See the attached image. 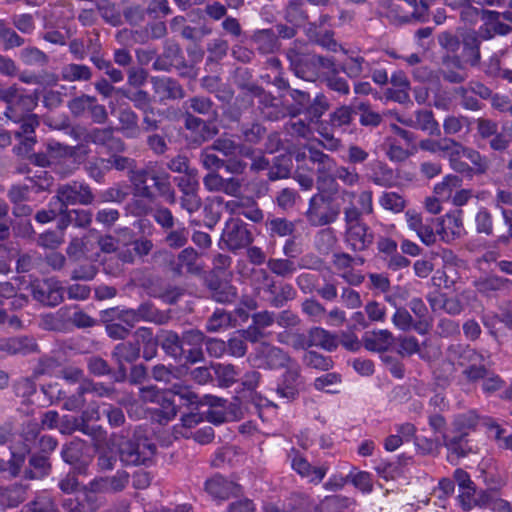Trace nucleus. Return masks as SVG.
<instances>
[{"label":"nucleus","instance_id":"nucleus-64","mask_svg":"<svg viewBox=\"0 0 512 512\" xmlns=\"http://www.w3.org/2000/svg\"><path fill=\"white\" fill-rule=\"evenodd\" d=\"M290 160L285 157H276L273 164L269 166L268 179L276 181L286 179L290 176Z\"/></svg>","mask_w":512,"mask_h":512},{"label":"nucleus","instance_id":"nucleus-27","mask_svg":"<svg viewBox=\"0 0 512 512\" xmlns=\"http://www.w3.org/2000/svg\"><path fill=\"white\" fill-rule=\"evenodd\" d=\"M293 470L303 478H307L311 483L318 484L325 477L327 468L324 466H312L298 452H294L291 460Z\"/></svg>","mask_w":512,"mask_h":512},{"label":"nucleus","instance_id":"nucleus-55","mask_svg":"<svg viewBox=\"0 0 512 512\" xmlns=\"http://www.w3.org/2000/svg\"><path fill=\"white\" fill-rule=\"evenodd\" d=\"M19 58L27 66L44 67L48 64V56L36 47H26L20 51Z\"/></svg>","mask_w":512,"mask_h":512},{"label":"nucleus","instance_id":"nucleus-22","mask_svg":"<svg viewBox=\"0 0 512 512\" xmlns=\"http://www.w3.org/2000/svg\"><path fill=\"white\" fill-rule=\"evenodd\" d=\"M152 88L160 101L176 100L185 97V91L180 83L170 77H152Z\"/></svg>","mask_w":512,"mask_h":512},{"label":"nucleus","instance_id":"nucleus-13","mask_svg":"<svg viewBox=\"0 0 512 512\" xmlns=\"http://www.w3.org/2000/svg\"><path fill=\"white\" fill-rule=\"evenodd\" d=\"M256 357L261 360V365L269 369H285L295 361L287 352L268 342H262L257 347Z\"/></svg>","mask_w":512,"mask_h":512},{"label":"nucleus","instance_id":"nucleus-52","mask_svg":"<svg viewBox=\"0 0 512 512\" xmlns=\"http://www.w3.org/2000/svg\"><path fill=\"white\" fill-rule=\"evenodd\" d=\"M240 132L244 142L258 144L266 136L267 130L260 122L243 123Z\"/></svg>","mask_w":512,"mask_h":512},{"label":"nucleus","instance_id":"nucleus-50","mask_svg":"<svg viewBox=\"0 0 512 512\" xmlns=\"http://www.w3.org/2000/svg\"><path fill=\"white\" fill-rule=\"evenodd\" d=\"M454 479L458 483L459 487L465 490L459 498L463 507L469 509L471 507L470 497L475 493L474 484L470 480L468 473L463 469L455 470Z\"/></svg>","mask_w":512,"mask_h":512},{"label":"nucleus","instance_id":"nucleus-23","mask_svg":"<svg viewBox=\"0 0 512 512\" xmlns=\"http://www.w3.org/2000/svg\"><path fill=\"white\" fill-rule=\"evenodd\" d=\"M60 216L57 228L60 231L67 229L69 225L78 228H87L92 223V212L84 209H71L61 206L59 209Z\"/></svg>","mask_w":512,"mask_h":512},{"label":"nucleus","instance_id":"nucleus-48","mask_svg":"<svg viewBox=\"0 0 512 512\" xmlns=\"http://www.w3.org/2000/svg\"><path fill=\"white\" fill-rule=\"evenodd\" d=\"M337 180L347 187H354L360 183L361 176L355 168L341 165L336 167L328 186H336Z\"/></svg>","mask_w":512,"mask_h":512},{"label":"nucleus","instance_id":"nucleus-21","mask_svg":"<svg viewBox=\"0 0 512 512\" xmlns=\"http://www.w3.org/2000/svg\"><path fill=\"white\" fill-rule=\"evenodd\" d=\"M209 296L221 304L233 303L238 296L237 288L228 281L221 280L217 276H211L205 281Z\"/></svg>","mask_w":512,"mask_h":512},{"label":"nucleus","instance_id":"nucleus-25","mask_svg":"<svg viewBox=\"0 0 512 512\" xmlns=\"http://www.w3.org/2000/svg\"><path fill=\"white\" fill-rule=\"evenodd\" d=\"M205 491L215 499L226 500L240 492V486L221 475H214L205 482Z\"/></svg>","mask_w":512,"mask_h":512},{"label":"nucleus","instance_id":"nucleus-2","mask_svg":"<svg viewBox=\"0 0 512 512\" xmlns=\"http://www.w3.org/2000/svg\"><path fill=\"white\" fill-rule=\"evenodd\" d=\"M342 199L350 201L349 206L344 208V223H345V241L350 248L355 252H362L367 250L374 240V235L370 228L360 218L357 206L352 203L356 197V193L349 190H342Z\"/></svg>","mask_w":512,"mask_h":512},{"label":"nucleus","instance_id":"nucleus-59","mask_svg":"<svg viewBox=\"0 0 512 512\" xmlns=\"http://www.w3.org/2000/svg\"><path fill=\"white\" fill-rule=\"evenodd\" d=\"M97 10L101 17L109 24L118 26L122 22L121 13L114 3L108 0H101L96 3Z\"/></svg>","mask_w":512,"mask_h":512},{"label":"nucleus","instance_id":"nucleus-20","mask_svg":"<svg viewBox=\"0 0 512 512\" xmlns=\"http://www.w3.org/2000/svg\"><path fill=\"white\" fill-rule=\"evenodd\" d=\"M172 67L181 69L186 65L179 44L167 40L164 43L162 54L157 56L153 62V68L158 71H169Z\"/></svg>","mask_w":512,"mask_h":512},{"label":"nucleus","instance_id":"nucleus-53","mask_svg":"<svg viewBox=\"0 0 512 512\" xmlns=\"http://www.w3.org/2000/svg\"><path fill=\"white\" fill-rule=\"evenodd\" d=\"M135 311L139 321L143 320L156 324H164L169 318L166 313L159 311L149 302L142 303Z\"/></svg>","mask_w":512,"mask_h":512},{"label":"nucleus","instance_id":"nucleus-36","mask_svg":"<svg viewBox=\"0 0 512 512\" xmlns=\"http://www.w3.org/2000/svg\"><path fill=\"white\" fill-rule=\"evenodd\" d=\"M250 284L256 295L260 296L262 293H268L270 297L273 296L277 282L265 269H253L251 271Z\"/></svg>","mask_w":512,"mask_h":512},{"label":"nucleus","instance_id":"nucleus-26","mask_svg":"<svg viewBox=\"0 0 512 512\" xmlns=\"http://www.w3.org/2000/svg\"><path fill=\"white\" fill-rule=\"evenodd\" d=\"M443 445L457 457H464L478 450L477 445L468 438V433H455L453 436L444 434Z\"/></svg>","mask_w":512,"mask_h":512},{"label":"nucleus","instance_id":"nucleus-18","mask_svg":"<svg viewBox=\"0 0 512 512\" xmlns=\"http://www.w3.org/2000/svg\"><path fill=\"white\" fill-rule=\"evenodd\" d=\"M408 228L415 232L419 240L426 246H431L436 242V234L433 229L434 219L424 220L421 214L408 210L405 213Z\"/></svg>","mask_w":512,"mask_h":512},{"label":"nucleus","instance_id":"nucleus-47","mask_svg":"<svg viewBox=\"0 0 512 512\" xmlns=\"http://www.w3.org/2000/svg\"><path fill=\"white\" fill-rule=\"evenodd\" d=\"M160 345L167 355L178 358L183 354L181 337L173 331H163L160 335Z\"/></svg>","mask_w":512,"mask_h":512},{"label":"nucleus","instance_id":"nucleus-12","mask_svg":"<svg viewBox=\"0 0 512 512\" xmlns=\"http://www.w3.org/2000/svg\"><path fill=\"white\" fill-rule=\"evenodd\" d=\"M204 187L209 192L223 193L231 197L238 198L242 195L243 180L237 177L225 178L217 171L209 172L203 178Z\"/></svg>","mask_w":512,"mask_h":512},{"label":"nucleus","instance_id":"nucleus-49","mask_svg":"<svg viewBox=\"0 0 512 512\" xmlns=\"http://www.w3.org/2000/svg\"><path fill=\"white\" fill-rule=\"evenodd\" d=\"M416 129L427 132L429 135H440L439 124L431 110H418L415 112Z\"/></svg>","mask_w":512,"mask_h":512},{"label":"nucleus","instance_id":"nucleus-40","mask_svg":"<svg viewBox=\"0 0 512 512\" xmlns=\"http://www.w3.org/2000/svg\"><path fill=\"white\" fill-rule=\"evenodd\" d=\"M252 41L256 49L262 54L274 53L280 48L277 35L272 29L258 30L254 33Z\"/></svg>","mask_w":512,"mask_h":512},{"label":"nucleus","instance_id":"nucleus-38","mask_svg":"<svg viewBox=\"0 0 512 512\" xmlns=\"http://www.w3.org/2000/svg\"><path fill=\"white\" fill-rule=\"evenodd\" d=\"M84 147L85 146L83 144H79L77 146H68L53 141L47 144V151L50 154L52 164H55L68 158H75L79 151L86 155L88 150L84 149Z\"/></svg>","mask_w":512,"mask_h":512},{"label":"nucleus","instance_id":"nucleus-57","mask_svg":"<svg viewBox=\"0 0 512 512\" xmlns=\"http://www.w3.org/2000/svg\"><path fill=\"white\" fill-rule=\"evenodd\" d=\"M295 297L296 291L293 286L289 283H281L279 286L276 285L273 296L269 297V303L275 308H280Z\"/></svg>","mask_w":512,"mask_h":512},{"label":"nucleus","instance_id":"nucleus-45","mask_svg":"<svg viewBox=\"0 0 512 512\" xmlns=\"http://www.w3.org/2000/svg\"><path fill=\"white\" fill-rule=\"evenodd\" d=\"M284 19L293 26H301L309 19L304 9V0H291L284 9Z\"/></svg>","mask_w":512,"mask_h":512},{"label":"nucleus","instance_id":"nucleus-29","mask_svg":"<svg viewBox=\"0 0 512 512\" xmlns=\"http://www.w3.org/2000/svg\"><path fill=\"white\" fill-rule=\"evenodd\" d=\"M37 343L27 336L0 339V352L7 355L27 354L37 351Z\"/></svg>","mask_w":512,"mask_h":512},{"label":"nucleus","instance_id":"nucleus-35","mask_svg":"<svg viewBox=\"0 0 512 512\" xmlns=\"http://www.w3.org/2000/svg\"><path fill=\"white\" fill-rule=\"evenodd\" d=\"M27 486L14 483L9 486H0V505L4 508L17 507L25 501Z\"/></svg>","mask_w":512,"mask_h":512},{"label":"nucleus","instance_id":"nucleus-24","mask_svg":"<svg viewBox=\"0 0 512 512\" xmlns=\"http://www.w3.org/2000/svg\"><path fill=\"white\" fill-rule=\"evenodd\" d=\"M42 391L51 397L57 392L56 399L64 400L63 409L67 411H78L82 409L86 403L84 395L87 393V389H85L83 383L78 387L77 391L70 396H67L65 391L57 389V385L43 386Z\"/></svg>","mask_w":512,"mask_h":512},{"label":"nucleus","instance_id":"nucleus-44","mask_svg":"<svg viewBox=\"0 0 512 512\" xmlns=\"http://www.w3.org/2000/svg\"><path fill=\"white\" fill-rule=\"evenodd\" d=\"M307 36L314 43L328 51L337 52L338 50H342L344 53H347V51L335 40L334 31L332 30L318 32L317 30L309 28Z\"/></svg>","mask_w":512,"mask_h":512},{"label":"nucleus","instance_id":"nucleus-60","mask_svg":"<svg viewBox=\"0 0 512 512\" xmlns=\"http://www.w3.org/2000/svg\"><path fill=\"white\" fill-rule=\"evenodd\" d=\"M27 512H60L55 500L47 495L37 496L25 505Z\"/></svg>","mask_w":512,"mask_h":512},{"label":"nucleus","instance_id":"nucleus-4","mask_svg":"<svg viewBox=\"0 0 512 512\" xmlns=\"http://www.w3.org/2000/svg\"><path fill=\"white\" fill-rule=\"evenodd\" d=\"M286 55L296 76L304 80H316L322 70L337 72L333 58L300 51L296 43L287 50Z\"/></svg>","mask_w":512,"mask_h":512},{"label":"nucleus","instance_id":"nucleus-17","mask_svg":"<svg viewBox=\"0 0 512 512\" xmlns=\"http://www.w3.org/2000/svg\"><path fill=\"white\" fill-rule=\"evenodd\" d=\"M308 158L309 160L317 165V184L319 189H325L328 186L332 175L337 167L335 160L328 154L314 148L308 147Z\"/></svg>","mask_w":512,"mask_h":512},{"label":"nucleus","instance_id":"nucleus-58","mask_svg":"<svg viewBox=\"0 0 512 512\" xmlns=\"http://www.w3.org/2000/svg\"><path fill=\"white\" fill-rule=\"evenodd\" d=\"M367 65L364 57L351 55L341 64L340 70L349 78H358L363 74Z\"/></svg>","mask_w":512,"mask_h":512},{"label":"nucleus","instance_id":"nucleus-56","mask_svg":"<svg viewBox=\"0 0 512 512\" xmlns=\"http://www.w3.org/2000/svg\"><path fill=\"white\" fill-rule=\"evenodd\" d=\"M212 367L221 387H230L236 383L238 372L234 365L217 363Z\"/></svg>","mask_w":512,"mask_h":512},{"label":"nucleus","instance_id":"nucleus-1","mask_svg":"<svg viewBox=\"0 0 512 512\" xmlns=\"http://www.w3.org/2000/svg\"><path fill=\"white\" fill-rule=\"evenodd\" d=\"M129 180L133 186L135 196L154 202L156 194L149 185V182H152L159 196L165 198L170 204L176 201L169 173L161 169L156 162H149L144 167L134 171Z\"/></svg>","mask_w":512,"mask_h":512},{"label":"nucleus","instance_id":"nucleus-31","mask_svg":"<svg viewBox=\"0 0 512 512\" xmlns=\"http://www.w3.org/2000/svg\"><path fill=\"white\" fill-rule=\"evenodd\" d=\"M283 375L282 385L278 386L277 393L287 400L294 399L298 395V385L300 379V367L294 361L287 366Z\"/></svg>","mask_w":512,"mask_h":512},{"label":"nucleus","instance_id":"nucleus-28","mask_svg":"<svg viewBox=\"0 0 512 512\" xmlns=\"http://www.w3.org/2000/svg\"><path fill=\"white\" fill-rule=\"evenodd\" d=\"M118 131L127 139H138L142 135V128L138 115L131 108H124L119 111Z\"/></svg>","mask_w":512,"mask_h":512},{"label":"nucleus","instance_id":"nucleus-11","mask_svg":"<svg viewBox=\"0 0 512 512\" xmlns=\"http://www.w3.org/2000/svg\"><path fill=\"white\" fill-rule=\"evenodd\" d=\"M204 187L209 192L223 193L231 197L238 198L242 195L243 180L237 177L225 178L217 171L209 172L203 178Z\"/></svg>","mask_w":512,"mask_h":512},{"label":"nucleus","instance_id":"nucleus-8","mask_svg":"<svg viewBox=\"0 0 512 512\" xmlns=\"http://www.w3.org/2000/svg\"><path fill=\"white\" fill-rule=\"evenodd\" d=\"M248 91L254 97L258 98V108L263 117L267 120L277 121L284 118L286 115L295 117L298 112L290 110L289 107L284 106L280 100L257 85L249 86Z\"/></svg>","mask_w":512,"mask_h":512},{"label":"nucleus","instance_id":"nucleus-33","mask_svg":"<svg viewBox=\"0 0 512 512\" xmlns=\"http://www.w3.org/2000/svg\"><path fill=\"white\" fill-rule=\"evenodd\" d=\"M500 12L493 10H482V19L485 21V31L481 30L484 39H491L495 34L507 35L512 31V27L499 20Z\"/></svg>","mask_w":512,"mask_h":512},{"label":"nucleus","instance_id":"nucleus-10","mask_svg":"<svg viewBox=\"0 0 512 512\" xmlns=\"http://www.w3.org/2000/svg\"><path fill=\"white\" fill-rule=\"evenodd\" d=\"M56 199L64 207L76 204L90 205L94 201V194L89 185L73 182L59 186L56 190Z\"/></svg>","mask_w":512,"mask_h":512},{"label":"nucleus","instance_id":"nucleus-14","mask_svg":"<svg viewBox=\"0 0 512 512\" xmlns=\"http://www.w3.org/2000/svg\"><path fill=\"white\" fill-rule=\"evenodd\" d=\"M34 299L47 306H56L63 301V287L52 278L37 281L32 284Z\"/></svg>","mask_w":512,"mask_h":512},{"label":"nucleus","instance_id":"nucleus-7","mask_svg":"<svg viewBox=\"0 0 512 512\" xmlns=\"http://www.w3.org/2000/svg\"><path fill=\"white\" fill-rule=\"evenodd\" d=\"M340 212L339 204L334 203L332 197L317 193L309 200L305 216L310 225L322 227L334 223Z\"/></svg>","mask_w":512,"mask_h":512},{"label":"nucleus","instance_id":"nucleus-42","mask_svg":"<svg viewBox=\"0 0 512 512\" xmlns=\"http://www.w3.org/2000/svg\"><path fill=\"white\" fill-rule=\"evenodd\" d=\"M183 108L185 111H189L192 114L197 113L203 116H211L212 118L217 117L213 101L205 96H194L189 98L184 102Z\"/></svg>","mask_w":512,"mask_h":512},{"label":"nucleus","instance_id":"nucleus-6","mask_svg":"<svg viewBox=\"0 0 512 512\" xmlns=\"http://www.w3.org/2000/svg\"><path fill=\"white\" fill-rule=\"evenodd\" d=\"M0 100L6 103L5 115L12 121L32 114L38 103L36 94H25L16 84L0 88Z\"/></svg>","mask_w":512,"mask_h":512},{"label":"nucleus","instance_id":"nucleus-51","mask_svg":"<svg viewBox=\"0 0 512 512\" xmlns=\"http://www.w3.org/2000/svg\"><path fill=\"white\" fill-rule=\"evenodd\" d=\"M471 129V121L468 117L458 115V116H448L443 121V130L446 135H456L461 132L469 133Z\"/></svg>","mask_w":512,"mask_h":512},{"label":"nucleus","instance_id":"nucleus-30","mask_svg":"<svg viewBox=\"0 0 512 512\" xmlns=\"http://www.w3.org/2000/svg\"><path fill=\"white\" fill-rule=\"evenodd\" d=\"M439 75L451 84H460L467 79V73L463 69L459 56L443 57V67L439 70Z\"/></svg>","mask_w":512,"mask_h":512},{"label":"nucleus","instance_id":"nucleus-61","mask_svg":"<svg viewBox=\"0 0 512 512\" xmlns=\"http://www.w3.org/2000/svg\"><path fill=\"white\" fill-rule=\"evenodd\" d=\"M289 508L293 512H316L319 511V504L307 495L293 494L289 499Z\"/></svg>","mask_w":512,"mask_h":512},{"label":"nucleus","instance_id":"nucleus-5","mask_svg":"<svg viewBox=\"0 0 512 512\" xmlns=\"http://www.w3.org/2000/svg\"><path fill=\"white\" fill-rule=\"evenodd\" d=\"M461 365L467 364L463 374L469 381L475 382L483 379L482 389L486 393H493L504 386V381L499 375L490 373L482 364L484 357L474 349H466L461 355Z\"/></svg>","mask_w":512,"mask_h":512},{"label":"nucleus","instance_id":"nucleus-63","mask_svg":"<svg viewBox=\"0 0 512 512\" xmlns=\"http://www.w3.org/2000/svg\"><path fill=\"white\" fill-rule=\"evenodd\" d=\"M268 269L280 277L291 276L296 271L295 263L289 259L270 258L267 261Z\"/></svg>","mask_w":512,"mask_h":512},{"label":"nucleus","instance_id":"nucleus-19","mask_svg":"<svg viewBox=\"0 0 512 512\" xmlns=\"http://www.w3.org/2000/svg\"><path fill=\"white\" fill-rule=\"evenodd\" d=\"M111 355L118 364V372L115 381L123 382L127 377L125 362L132 363L140 357L138 345L135 341L121 342L114 347Z\"/></svg>","mask_w":512,"mask_h":512},{"label":"nucleus","instance_id":"nucleus-32","mask_svg":"<svg viewBox=\"0 0 512 512\" xmlns=\"http://www.w3.org/2000/svg\"><path fill=\"white\" fill-rule=\"evenodd\" d=\"M210 148H212L213 151L222 153L226 157L233 156L236 153L247 158L254 156L253 148L245 146L244 144L237 143L226 136H221L214 140V142L210 145Z\"/></svg>","mask_w":512,"mask_h":512},{"label":"nucleus","instance_id":"nucleus-9","mask_svg":"<svg viewBox=\"0 0 512 512\" xmlns=\"http://www.w3.org/2000/svg\"><path fill=\"white\" fill-rule=\"evenodd\" d=\"M221 241L228 250L235 252L249 246L253 241V237L243 222L232 218L226 222L221 235Z\"/></svg>","mask_w":512,"mask_h":512},{"label":"nucleus","instance_id":"nucleus-34","mask_svg":"<svg viewBox=\"0 0 512 512\" xmlns=\"http://www.w3.org/2000/svg\"><path fill=\"white\" fill-rule=\"evenodd\" d=\"M135 343L138 345V349H143V358L145 360H151L157 354L159 345L158 339L153 335L150 328L140 327L133 334Z\"/></svg>","mask_w":512,"mask_h":512},{"label":"nucleus","instance_id":"nucleus-15","mask_svg":"<svg viewBox=\"0 0 512 512\" xmlns=\"http://www.w3.org/2000/svg\"><path fill=\"white\" fill-rule=\"evenodd\" d=\"M83 140L87 143L106 147L111 152H124L126 149L124 141L115 136L112 127L93 128L85 131Z\"/></svg>","mask_w":512,"mask_h":512},{"label":"nucleus","instance_id":"nucleus-16","mask_svg":"<svg viewBox=\"0 0 512 512\" xmlns=\"http://www.w3.org/2000/svg\"><path fill=\"white\" fill-rule=\"evenodd\" d=\"M200 254L193 247L182 249L176 260L170 261V271L174 276H182L183 269L191 275H199L203 271V266L199 263Z\"/></svg>","mask_w":512,"mask_h":512},{"label":"nucleus","instance_id":"nucleus-3","mask_svg":"<svg viewBox=\"0 0 512 512\" xmlns=\"http://www.w3.org/2000/svg\"><path fill=\"white\" fill-rule=\"evenodd\" d=\"M112 443L117 447L120 461L127 466L149 464L156 454V445L145 437L126 439L123 434H112Z\"/></svg>","mask_w":512,"mask_h":512},{"label":"nucleus","instance_id":"nucleus-43","mask_svg":"<svg viewBox=\"0 0 512 512\" xmlns=\"http://www.w3.org/2000/svg\"><path fill=\"white\" fill-rule=\"evenodd\" d=\"M312 347H320L327 351H333L338 347L339 341L337 335L321 327L309 329Z\"/></svg>","mask_w":512,"mask_h":512},{"label":"nucleus","instance_id":"nucleus-37","mask_svg":"<svg viewBox=\"0 0 512 512\" xmlns=\"http://www.w3.org/2000/svg\"><path fill=\"white\" fill-rule=\"evenodd\" d=\"M393 336L388 330L367 332L363 336L364 347L369 351L384 352L392 345Z\"/></svg>","mask_w":512,"mask_h":512},{"label":"nucleus","instance_id":"nucleus-39","mask_svg":"<svg viewBox=\"0 0 512 512\" xmlns=\"http://www.w3.org/2000/svg\"><path fill=\"white\" fill-rule=\"evenodd\" d=\"M480 39L476 32H468L462 37L463 54L465 63L476 67L480 63Z\"/></svg>","mask_w":512,"mask_h":512},{"label":"nucleus","instance_id":"nucleus-62","mask_svg":"<svg viewBox=\"0 0 512 512\" xmlns=\"http://www.w3.org/2000/svg\"><path fill=\"white\" fill-rule=\"evenodd\" d=\"M303 362L307 367L328 371L333 367V360L316 351H308L303 357Z\"/></svg>","mask_w":512,"mask_h":512},{"label":"nucleus","instance_id":"nucleus-46","mask_svg":"<svg viewBox=\"0 0 512 512\" xmlns=\"http://www.w3.org/2000/svg\"><path fill=\"white\" fill-rule=\"evenodd\" d=\"M355 504V499L347 496H327L319 503V512H344Z\"/></svg>","mask_w":512,"mask_h":512},{"label":"nucleus","instance_id":"nucleus-41","mask_svg":"<svg viewBox=\"0 0 512 512\" xmlns=\"http://www.w3.org/2000/svg\"><path fill=\"white\" fill-rule=\"evenodd\" d=\"M61 78L67 82H88L92 79V70L84 64L69 63L61 68Z\"/></svg>","mask_w":512,"mask_h":512},{"label":"nucleus","instance_id":"nucleus-54","mask_svg":"<svg viewBox=\"0 0 512 512\" xmlns=\"http://www.w3.org/2000/svg\"><path fill=\"white\" fill-rule=\"evenodd\" d=\"M0 43L5 50L24 45L25 40L15 30L10 28L4 20H0Z\"/></svg>","mask_w":512,"mask_h":512}]
</instances>
